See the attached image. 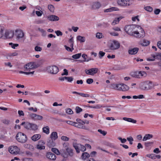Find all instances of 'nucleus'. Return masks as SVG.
Here are the masks:
<instances>
[{
	"label": "nucleus",
	"mask_w": 161,
	"mask_h": 161,
	"mask_svg": "<svg viewBox=\"0 0 161 161\" xmlns=\"http://www.w3.org/2000/svg\"><path fill=\"white\" fill-rule=\"evenodd\" d=\"M137 28H139L138 25H129L125 27V31L128 34L132 36H134L135 32L137 30Z\"/></svg>",
	"instance_id": "nucleus-1"
},
{
	"label": "nucleus",
	"mask_w": 161,
	"mask_h": 161,
	"mask_svg": "<svg viewBox=\"0 0 161 161\" xmlns=\"http://www.w3.org/2000/svg\"><path fill=\"white\" fill-rule=\"evenodd\" d=\"M21 125H24V128L28 130L35 131L38 129V126L36 124L31 123L28 122H23Z\"/></svg>",
	"instance_id": "nucleus-2"
},
{
	"label": "nucleus",
	"mask_w": 161,
	"mask_h": 161,
	"mask_svg": "<svg viewBox=\"0 0 161 161\" xmlns=\"http://www.w3.org/2000/svg\"><path fill=\"white\" fill-rule=\"evenodd\" d=\"M16 139L18 142L21 143H24L27 141L26 136L21 132H19L17 133L16 136Z\"/></svg>",
	"instance_id": "nucleus-3"
},
{
	"label": "nucleus",
	"mask_w": 161,
	"mask_h": 161,
	"mask_svg": "<svg viewBox=\"0 0 161 161\" xmlns=\"http://www.w3.org/2000/svg\"><path fill=\"white\" fill-rule=\"evenodd\" d=\"M153 86V84L151 81L144 82L140 85V88L143 90H147L151 89Z\"/></svg>",
	"instance_id": "nucleus-4"
},
{
	"label": "nucleus",
	"mask_w": 161,
	"mask_h": 161,
	"mask_svg": "<svg viewBox=\"0 0 161 161\" xmlns=\"http://www.w3.org/2000/svg\"><path fill=\"white\" fill-rule=\"evenodd\" d=\"M73 146L77 153H80V151L84 152L86 150V148L85 146L80 144L75 143L73 144Z\"/></svg>",
	"instance_id": "nucleus-5"
},
{
	"label": "nucleus",
	"mask_w": 161,
	"mask_h": 161,
	"mask_svg": "<svg viewBox=\"0 0 161 161\" xmlns=\"http://www.w3.org/2000/svg\"><path fill=\"white\" fill-rule=\"evenodd\" d=\"M46 70L47 72L52 74H56L58 71V68L55 65L49 66L47 67Z\"/></svg>",
	"instance_id": "nucleus-6"
},
{
	"label": "nucleus",
	"mask_w": 161,
	"mask_h": 161,
	"mask_svg": "<svg viewBox=\"0 0 161 161\" xmlns=\"http://www.w3.org/2000/svg\"><path fill=\"white\" fill-rule=\"evenodd\" d=\"M50 138L51 139V141L50 140L48 142V145L50 147L53 146L54 143L53 142V140H55L58 138L57 133L56 132H53L51 134Z\"/></svg>",
	"instance_id": "nucleus-7"
},
{
	"label": "nucleus",
	"mask_w": 161,
	"mask_h": 161,
	"mask_svg": "<svg viewBox=\"0 0 161 161\" xmlns=\"http://www.w3.org/2000/svg\"><path fill=\"white\" fill-rule=\"evenodd\" d=\"M133 1V0H118L117 3L120 6H127L131 5Z\"/></svg>",
	"instance_id": "nucleus-8"
},
{
	"label": "nucleus",
	"mask_w": 161,
	"mask_h": 161,
	"mask_svg": "<svg viewBox=\"0 0 161 161\" xmlns=\"http://www.w3.org/2000/svg\"><path fill=\"white\" fill-rule=\"evenodd\" d=\"M139 28L141 30V31H137V30L135 32L134 36L137 38H143L145 35V32L141 27L139 26Z\"/></svg>",
	"instance_id": "nucleus-9"
},
{
	"label": "nucleus",
	"mask_w": 161,
	"mask_h": 161,
	"mask_svg": "<svg viewBox=\"0 0 161 161\" xmlns=\"http://www.w3.org/2000/svg\"><path fill=\"white\" fill-rule=\"evenodd\" d=\"M115 88L117 90L123 91H127L129 89V87L123 84H117Z\"/></svg>",
	"instance_id": "nucleus-10"
},
{
	"label": "nucleus",
	"mask_w": 161,
	"mask_h": 161,
	"mask_svg": "<svg viewBox=\"0 0 161 161\" xmlns=\"http://www.w3.org/2000/svg\"><path fill=\"white\" fill-rule=\"evenodd\" d=\"M97 68H93L89 69H85V72L87 75H93L97 73L98 71Z\"/></svg>",
	"instance_id": "nucleus-11"
},
{
	"label": "nucleus",
	"mask_w": 161,
	"mask_h": 161,
	"mask_svg": "<svg viewBox=\"0 0 161 161\" xmlns=\"http://www.w3.org/2000/svg\"><path fill=\"white\" fill-rule=\"evenodd\" d=\"M120 46V43L118 41L114 40L111 43L110 47L111 50H114L118 49L119 47Z\"/></svg>",
	"instance_id": "nucleus-12"
},
{
	"label": "nucleus",
	"mask_w": 161,
	"mask_h": 161,
	"mask_svg": "<svg viewBox=\"0 0 161 161\" xmlns=\"http://www.w3.org/2000/svg\"><path fill=\"white\" fill-rule=\"evenodd\" d=\"M15 35L16 37V39L19 40L24 37V33L21 30H17L15 31Z\"/></svg>",
	"instance_id": "nucleus-13"
},
{
	"label": "nucleus",
	"mask_w": 161,
	"mask_h": 161,
	"mask_svg": "<svg viewBox=\"0 0 161 161\" xmlns=\"http://www.w3.org/2000/svg\"><path fill=\"white\" fill-rule=\"evenodd\" d=\"M29 116L32 119L35 120H42L43 119L42 116L35 114H29Z\"/></svg>",
	"instance_id": "nucleus-14"
},
{
	"label": "nucleus",
	"mask_w": 161,
	"mask_h": 161,
	"mask_svg": "<svg viewBox=\"0 0 161 161\" xmlns=\"http://www.w3.org/2000/svg\"><path fill=\"white\" fill-rule=\"evenodd\" d=\"M141 71H134L130 73V75L134 77L139 78L142 75L141 74Z\"/></svg>",
	"instance_id": "nucleus-15"
},
{
	"label": "nucleus",
	"mask_w": 161,
	"mask_h": 161,
	"mask_svg": "<svg viewBox=\"0 0 161 161\" xmlns=\"http://www.w3.org/2000/svg\"><path fill=\"white\" fill-rule=\"evenodd\" d=\"M14 35V32L11 31H6L5 33V36L6 38L10 39Z\"/></svg>",
	"instance_id": "nucleus-16"
},
{
	"label": "nucleus",
	"mask_w": 161,
	"mask_h": 161,
	"mask_svg": "<svg viewBox=\"0 0 161 161\" xmlns=\"http://www.w3.org/2000/svg\"><path fill=\"white\" fill-rule=\"evenodd\" d=\"M46 156L47 158L52 160H55L56 158V155L51 152L47 153Z\"/></svg>",
	"instance_id": "nucleus-17"
},
{
	"label": "nucleus",
	"mask_w": 161,
	"mask_h": 161,
	"mask_svg": "<svg viewBox=\"0 0 161 161\" xmlns=\"http://www.w3.org/2000/svg\"><path fill=\"white\" fill-rule=\"evenodd\" d=\"M47 18L51 21H57L59 19V18L54 15H49L47 17Z\"/></svg>",
	"instance_id": "nucleus-18"
},
{
	"label": "nucleus",
	"mask_w": 161,
	"mask_h": 161,
	"mask_svg": "<svg viewBox=\"0 0 161 161\" xmlns=\"http://www.w3.org/2000/svg\"><path fill=\"white\" fill-rule=\"evenodd\" d=\"M139 50V49L138 47L130 48L128 50V53L130 55L135 54L137 53Z\"/></svg>",
	"instance_id": "nucleus-19"
},
{
	"label": "nucleus",
	"mask_w": 161,
	"mask_h": 161,
	"mask_svg": "<svg viewBox=\"0 0 161 161\" xmlns=\"http://www.w3.org/2000/svg\"><path fill=\"white\" fill-rule=\"evenodd\" d=\"M60 154L64 158H67L68 157L67 152L65 149H62L60 150Z\"/></svg>",
	"instance_id": "nucleus-20"
},
{
	"label": "nucleus",
	"mask_w": 161,
	"mask_h": 161,
	"mask_svg": "<svg viewBox=\"0 0 161 161\" xmlns=\"http://www.w3.org/2000/svg\"><path fill=\"white\" fill-rule=\"evenodd\" d=\"M65 150L67 152L68 156L71 157L74 155L73 150L70 148L67 147L65 148Z\"/></svg>",
	"instance_id": "nucleus-21"
},
{
	"label": "nucleus",
	"mask_w": 161,
	"mask_h": 161,
	"mask_svg": "<svg viewBox=\"0 0 161 161\" xmlns=\"http://www.w3.org/2000/svg\"><path fill=\"white\" fill-rule=\"evenodd\" d=\"M153 137V136L152 134H146L144 137H143L142 141H145L148 140H149L150 139L152 138Z\"/></svg>",
	"instance_id": "nucleus-22"
},
{
	"label": "nucleus",
	"mask_w": 161,
	"mask_h": 161,
	"mask_svg": "<svg viewBox=\"0 0 161 161\" xmlns=\"http://www.w3.org/2000/svg\"><path fill=\"white\" fill-rule=\"evenodd\" d=\"M41 137V136L40 134H35L31 137L32 140L34 141H36L40 139Z\"/></svg>",
	"instance_id": "nucleus-23"
},
{
	"label": "nucleus",
	"mask_w": 161,
	"mask_h": 161,
	"mask_svg": "<svg viewBox=\"0 0 161 161\" xmlns=\"http://www.w3.org/2000/svg\"><path fill=\"white\" fill-rule=\"evenodd\" d=\"M123 119L125 121H127L129 122L132 123H136L137 121L136 120H135L132 118H127L126 117H123Z\"/></svg>",
	"instance_id": "nucleus-24"
},
{
	"label": "nucleus",
	"mask_w": 161,
	"mask_h": 161,
	"mask_svg": "<svg viewBox=\"0 0 161 161\" xmlns=\"http://www.w3.org/2000/svg\"><path fill=\"white\" fill-rule=\"evenodd\" d=\"M101 6L100 3L99 2H96L92 5V8L94 9L99 8Z\"/></svg>",
	"instance_id": "nucleus-25"
},
{
	"label": "nucleus",
	"mask_w": 161,
	"mask_h": 161,
	"mask_svg": "<svg viewBox=\"0 0 161 161\" xmlns=\"http://www.w3.org/2000/svg\"><path fill=\"white\" fill-rule=\"evenodd\" d=\"M40 144H38L37 145L36 148L37 149L40 150L44 149H45V146H41L40 145V143H43V144H45L44 142L42 141H40L39 142Z\"/></svg>",
	"instance_id": "nucleus-26"
},
{
	"label": "nucleus",
	"mask_w": 161,
	"mask_h": 161,
	"mask_svg": "<svg viewBox=\"0 0 161 161\" xmlns=\"http://www.w3.org/2000/svg\"><path fill=\"white\" fill-rule=\"evenodd\" d=\"M154 142H145L144 145L146 148H149L153 145Z\"/></svg>",
	"instance_id": "nucleus-27"
},
{
	"label": "nucleus",
	"mask_w": 161,
	"mask_h": 161,
	"mask_svg": "<svg viewBox=\"0 0 161 161\" xmlns=\"http://www.w3.org/2000/svg\"><path fill=\"white\" fill-rule=\"evenodd\" d=\"M90 155L87 152H84L82 153L81 155V158L83 160H85L86 158L89 157Z\"/></svg>",
	"instance_id": "nucleus-28"
},
{
	"label": "nucleus",
	"mask_w": 161,
	"mask_h": 161,
	"mask_svg": "<svg viewBox=\"0 0 161 161\" xmlns=\"http://www.w3.org/2000/svg\"><path fill=\"white\" fill-rule=\"evenodd\" d=\"M43 131L47 134H48L49 133V128L48 126L44 127L43 128Z\"/></svg>",
	"instance_id": "nucleus-29"
},
{
	"label": "nucleus",
	"mask_w": 161,
	"mask_h": 161,
	"mask_svg": "<svg viewBox=\"0 0 161 161\" xmlns=\"http://www.w3.org/2000/svg\"><path fill=\"white\" fill-rule=\"evenodd\" d=\"M150 41L147 40H144L143 42L141 43V45L143 46H147L150 44Z\"/></svg>",
	"instance_id": "nucleus-30"
},
{
	"label": "nucleus",
	"mask_w": 161,
	"mask_h": 161,
	"mask_svg": "<svg viewBox=\"0 0 161 161\" xmlns=\"http://www.w3.org/2000/svg\"><path fill=\"white\" fill-rule=\"evenodd\" d=\"M52 151L57 155L60 154V151L56 148H52Z\"/></svg>",
	"instance_id": "nucleus-31"
},
{
	"label": "nucleus",
	"mask_w": 161,
	"mask_h": 161,
	"mask_svg": "<svg viewBox=\"0 0 161 161\" xmlns=\"http://www.w3.org/2000/svg\"><path fill=\"white\" fill-rule=\"evenodd\" d=\"M77 39L82 42H84L85 41V38L84 37L78 36L77 37Z\"/></svg>",
	"instance_id": "nucleus-32"
},
{
	"label": "nucleus",
	"mask_w": 161,
	"mask_h": 161,
	"mask_svg": "<svg viewBox=\"0 0 161 161\" xmlns=\"http://www.w3.org/2000/svg\"><path fill=\"white\" fill-rule=\"evenodd\" d=\"M38 30L42 33V36H45L46 35V32L44 29L38 28Z\"/></svg>",
	"instance_id": "nucleus-33"
},
{
	"label": "nucleus",
	"mask_w": 161,
	"mask_h": 161,
	"mask_svg": "<svg viewBox=\"0 0 161 161\" xmlns=\"http://www.w3.org/2000/svg\"><path fill=\"white\" fill-rule=\"evenodd\" d=\"M4 27L2 26H0V38L2 37L4 34Z\"/></svg>",
	"instance_id": "nucleus-34"
},
{
	"label": "nucleus",
	"mask_w": 161,
	"mask_h": 161,
	"mask_svg": "<svg viewBox=\"0 0 161 161\" xmlns=\"http://www.w3.org/2000/svg\"><path fill=\"white\" fill-rule=\"evenodd\" d=\"M115 7H112L110 8H108L106 9H105L104 10V12H111L115 10Z\"/></svg>",
	"instance_id": "nucleus-35"
},
{
	"label": "nucleus",
	"mask_w": 161,
	"mask_h": 161,
	"mask_svg": "<svg viewBox=\"0 0 161 161\" xmlns=\"http://www.w3.org/2000/svg\"><path fill=\"white\" fill-rule=\"evenodd\" d=\"M81 56V53H79L73 55L72 58L74 59H78Z\"/></svg>",
	"instance_id": "nucleus-36"
},
{
	"label": "nucleus",
	"mask_w": 161,
	"mask_h": 161,
	"mask_svg": "<svg viewBox=\"0 0 161 161\" xmlns=\"http://www.w3.org/2000/svg\"><path fill=\"white\" fill-rule=\"evenodd\" d=\"M48 9L51 12H53L54 11V6L52 4L49 5L48 6Z\"/></svg>",
	"instance_id": "nucleus-37"
},
{
	"label": "nucleus",
	"mask_w": 161,
	"mask_h": 161,
	"mask_svg": "<svg viewBox=\"0 0 161 161\" xmlns=\"http://www.w3.org/2000/svg\"><path fill=\"white\" fill-rule=\"evenodd\" d=\"M144 9L148 12H151L153 10V8L150 6H146L144 8Z\"/></svg>",
	"instance_id": "nucleus-38"
},
{
	"label": "nucleus",
	"mask_w": 161,
	"mask_h": 161,
	"mask_svg": "<svg viewBox=\"0 0 161 161\" xmlns=\"http://www.w3.org/2000/svg\"><path fill=\"white\" fill-rule=\"evenodd\" d=\"M33 62H31L26 64V66H27L31 69H33Z\"/></svg>",
	"instance_id": "nucleus-39"
},
{
	"label": "nucleus",
	"mask_w": 161,
	"mask_h": 161,
	"mask_svg": "<svg viewBox=\"0 0 161 161\" xmlns=\"http://www.w3.org/2000/svg\"><path fill=\"white\" fill-rule=\"evenodd\" d=\"M75 110L77 114H79L82 111V109L78 106L76 107Z\"/></svg>",
	"instance_id": "nucleus-40"
},
{
	"label": "nucleus",
	"mask_w": 161,
	"mask_h": 161,
	"mask_svg": "<svg viewBox=\"0 0 161 161\" xmlns=\"http://www.w3.org/2000/svg\"><path fill=\"white\" fill-rule=\"evenodd\" d=\"M2 122L5 124L6 125H9L10 124V121L9 120H8V119H4L2 121Z\"/></svg>",
	"instance_id": "nucleus-41"
},
{
	"label": "nucleus",
	"mask_w": 161,
	"mask_h": 161,
	"mask_svg": "<svg viewBox=\"0 0 161 161\" xmlns=\"http://www.w3.org/2000/svg\"><path fill=\"white\" fill-rule=\"evenodd\" d=\"M104 144L105 145L110 147H113L114 146L113 144L108 142L105 141L104 142Z\"/></svg>",
	"instance_id": "nucleus-42"
},
{
	"label": "nucleus",
	"mask_w": 161,
	"mask_h": 161,
	"mask_svg": "<svg viewBox=\"0 0 161 161\" xmlns=\"http://www.w3.org/2000/svg\"><path fill=\"white\" fill-rule=\"evenodd\" d=\"M8 151L9 152L12 154H14L15 153V151L14 150V147H13L9 148Z\"/></svg>",
	"instance_id": "nucleus-43"
},
{
	"label": "nucleus",
	"mask_w": 161,
	"mask_h": 161,
	"mask_svg": "<svg viewBox=\"0 0 161 161\" xmlns=\"http://www.w3.org/2000/svg\"><path fill=\"white\" fill-rule=\"evenodd\" d=\"M42 50V48L38 46H36L35 47V50L36 51L40 52Z\"/></svg>",
	"instance_id": "nucleus-44"
},
{
	"label": "nucleus",
	"mask_w": 161,
	"mask_h": 161,
	"mask_svg": "<svg viewBox=\"0 0 161 161\" xmlns=\"http://www.w3.org/2000/svg\"><path fill=\"white\" fill-rule=\"evenodd\" d=\"M105 53L100 51L99 53V58H101L105 55Z\"/></svg>",
	"instance_id": "nucleus-45"
},
{
	"label": "nucleus",
	"mask_w": 161,
	"mask_h": 161,
	"mask_svg": "<svg viewBox=\"0 0 161 161\" xmlns=\"http://www.w3.org/2000/svg\"><path fill=\"white\" fill-rule=\"evenodd\" d=\"M96 37L98 39H100L102 38L103 35L101 33L97 32L96 34Z\"/></svg>",
	"instance_id": "nucleus-46"
},
{
	"label": "nucleus",
	"mask_w": 161,
	"mask_h": 161,
	"mask_svg": "<svg viewBox=\"0 0 161 161\" xmlns=\"http://www.w3.org/2000/svg\"><path fill=\"white\" fill-rule=\"evenodd\" d=\"M79 95L80 96H81L83 97H90V95L88 94H84L81 93H80Z\"/></svg>",
	"instance_id": "nucleus-47"
},
{
	"label": "nucleus",
	"mask_w": 161,
	"mask_h": 161,
	"mask_svg": "<svg viewBox=\"0 0 161 161\" xmlns=\"http://www.w3.org/2000/svg\"><path fill=\"white\" fill-rule=\"evenodd\" d=\"M66 113L69 114H71L73 113V112L70 108H69L66 110Z\"/></svg>",
	"instance_id": "nucleus-48"
},
{
	"label": "nucleus",
	"mask_w": 161,
	"mask_h": 161,
	"mask_svg": "<svg viewBox=\"0 0 161 161\" xmlns=\"http://www.w3.org/2000/svg\"><path fill=\"white\" fill-rule=\"evenodd\" d=\"M118 139L122 143H125L127 141V140L126 139H125V138L123 139L120 137H118Z\"/></svg>",
	"instance_id": "nucleus-49"
},
{
	"label": "nucleus",
	"mask_w": 161,
	"mask_h": 161,
	"mask_svg": "<svg viewBox=\"0 0 161 161\" xmlns=\"http://www.w3.org/2000/svg\"><path fill=\"white\" fill-rule=\"evenodd\" d=\"M98 131L100 132L101 134H102L103 136L106 135L107 133L104 130H102L101 129H98Z\"/></svg>",
	"instance_id": "nucleus-50"
},
{
	"label": "nucleus",
	"mask_w": 161,
	"mask_h": 161,
	"mask_svg": "<svg viewBox=\"0 0 161 161\" xmlns=\"http://www.w3.org/2000/svg\"><path fill=\"white\" fill-rule=\"evenodd\" d=\"M147 156L153 159H155V154H147Z\"/></svg>",
	"instance_id": "nucleus-51"
},
{
	"label": "nucleus",
	"mask_w": 161,
	"mask_h": 161,
	"mask_svg": "<svg viewBox=\"0 0 161 161\" xmlns=\"http://www.w3.org/2000/svg\"><path fill=\"white\" fill-rule=\"evenodd\" d=\"M76 121L79 124H81L82 125H83L85 124V122L79 119H77Z\"/></svg>",
	"instance_id": "nucleus-52"
},
{
	"label": "nucleus",
	"mask_w": 161,
	"mask_h": 161,
	"mask_svg": "<svg viewBox=\"0 0 161 161\" xmlns=\"http://www.w3.org/2000/svg\"><path fill=\"white\" fill-rule=\"evenodd\" d=\"M87 55L86 54H83L82 55V57L84 59V60L83 61L85 62V61H89V59H86V57H87Z\"/></svg>",
	"instance_id": "nucleus-53"
},
{
	"label": "nucleus",
	"mask_w": 161,
	"mask_h": 161,
	"mask_svg": "<svg viewBox=\"0 0 161 161\" xmlns=\"http://www.w3.org/2000/svg\"><path fill=\"white\" fill-rule=\"evenodd\" d=\"M109 33L112 36H117L119 35L118 33L115 32H109Z\"/></svg>",
	"instance_id": "nucleus-54"
},
{
	"label": "nucleus",
	"mask_w": 161,
	"mask_h": 161,
	"mask_svg": "<svg viewBox=\"0 0 161 161\" xmlns=\"http://www.w3.org/2000/svg\"><path fill=\"white\" fill-rule=\"evenodd\" d=\"M9 44L11 45L13 49H15V47H18L19 46V44H13L12 43H10Z\"/></svg>",
	"instance_id": "nucleus-55"
},
{
	"label": "nucleus",
	"mask_w": 161,
	"mask_h": 161,
	"mask_svg": "<svg viewBox=\"0 0 161 161\" xmlns=\"http://www.w3.org/2000/svg\"><path fill=\"white\" fill-rule=\"evenodd\" d=\"M86 82L88 84H91L93 82V80L92 79L89 78L86 80Z\"/></svg>",
	"instance_id": "nucleus-56"
},
{
	"label": "nucleus",
	"mask_w": 161,
	"mask_h": 161,
	"mask_svg": "<svg viewBox=\"0 0 161 161\" xmlns=\"http://www.w3.org/2000/svg\"><path fill=\"white\" fill-rule=\"evenodd\" d=\"M119 22V20L117 19V18H115V19L113 21L112 23V25H114L115 24L118 23Z\"/></svg>",
	"instance_id": "nucleus-57"
},
{
	"label": "nucleus",
	"mask_w": 161,
	"mask_h": 161,
	"mask_svg": "<svg viewBox=\"0 0 161 161\" xmlns=\"http://www.w3.org/2000/svg\"><path fill=\"white\" fill-rule=\"evenodd\" d=\"M61 139L64 141H69V138L66 136H62L61 137Z\"/></svg>",
	"instance_id": "nucleus-58"
},
{
	"label": "nucleus",
	"mask_w": 161,
	"mask_h": 161,
	"mask_svg": "<svg viewBox=\"0 0 161 161\" xmlns=\"http://www.w3.org/2000/svg\"><path fill=\"white\" fill-rule=\"evenodd\" d=\"M28 109L30 111H32L34 112H36L37 111V108H34L33 107H30L28 108Z\"/></svg>",
	"instance_id": "nucleus-59"
},
{
	"label": "nucleus",
	"mask_w": 161,
	"mask_h": 161,
	"mask_svg": "<svg viewBox=\"0 0 161 161\" xmlns=\"http://www.w3.org/2000/svg\"><path fill=\"white\" fill-rule=\"evenodd\" d=\"M55 33L56 34L57 36H62L63 33L60 31L58 30L55 31Z\"/></svg>",
	"instance_id": "nucleus-60"
},
{
	"label": "nucleus",
	"mask_w": 161,
	"mask_h": 161,
	"mask_svg": "<svg viewBox=\"0 0 161 161\" xmlns=\"http://www.w3.org/2000/svg\"><path fill=\"white\" fill-rule=\"evenodd\" d=\"M161 12V10L159 9H156L154 11V13L155 14H158Z\"/></svg>",
	"instance_id": "nucleus-61"
},
{
	"label": "nucleus",
	"mask_w": 161,
	"mask_h": 161,
	"mask_svg": "<svg viewBox=\"0 0 161 161\" xmlns=\"http://www.w3.org/2000/svg\"><path fill=\"white\" fill-rule=\"evenodd\" d=\"M18 113L20 116H24V113L22 110H19L18 111Z\"/></svg>",
	"instance_id": "nucleus-62"
},
{
	"label": "nucleus",
	"mask_w": 161,
	"mask_h": 161,
	"mask_svg": "<svg viewBox=\"0 0 161 161\" xmlns=\"http://www.w3.org/2000/svg\"><path fill=\"white\" fill-rule=\"evenodd\" d=\"M81 125L80 124H78L77 123L75 122L74 126L78 128H81Z\"/></svg>",
	"instance_id": "nucleus-63"
},
{
	"label": "nucleus",
	"mask_w": 161,
	"mask_h": 161,
	"mask_svg": "<svg viewBox=\"0 0 161 161\" xmlns=\"http://www.w3.org/2000/svg\"><path fill=\"white\" fill-rule=\"evenodd\" d=\"M64 72L62 73L61 74L62 75H68V70L66 69H64Z\"/></svg>",
	"instance_id": "nucleus-64"
}]
</instances>
